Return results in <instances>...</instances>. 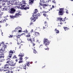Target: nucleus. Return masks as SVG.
Segmentation results:
<instances>
[{"label":"nucleus","mask_w":73,"mask_h":73,"mask_svg":"<svg viewBox=\"0 0 73 73\" xmlns=\"http://www.w3.org/2000/svg\"><path fill=\"white\" fill-rule=\"evenodd\" d=\"M13 61H12L11 62V61H7L6 62L7 64H5L4 67V69L3 70L4 71H5V72H6V73H9V71L8 69L7 70V68L9 69H11V66H15V65H16V63H14L13 62Z\"/></svg>","instance_id":"f257e3e1"},{"label":"nucleus","mask_w":73,"mask_h":73,"mask_svg":"<svg viewBox=\"0 0 73 73\" xmlns=\"http://www.w3.org/2000/svg\"><path fill=\"white\" fill-rule=\"evenodd\" d=\"M38 12L37 10L35 9L34 11L33 15V17H31V20L32 22H35L37 18V16L36 15V13Z\"/></svg>","instance_id":"f03ea898"},{"label":"nucleus","mask_w":73,"mask_h":73,"mask_svg":"<svg viewBox=\"0 0 73 73\" xmlns=\"http://www.w3.org/2000/svg\"><path fill=\"white\" fill-rule=\"evenodd\" d=\"M19 5H20L19 8L21 9H24L25 10H26L27 9H28L29 8V6H28L27 4H26V5H23L21 3H20L19 4Z\"/></svg>","instance_id":"7ed1b4c3"},{"label":"nucleus","mask_w":73,"mask_h":73,"mask_svg":"<svg viewBox=\"0 0 73 73\" xmlns=\"http://www.w3.org/2000/svg\"><path fill=\"white\" fill-rule=\"evenodd\" d=\"M19 15H21V11H17L15 16H13L10 15V17L11 19H13V18H15V17H18Z\"/></svg>","instance_id":"20e7f679"},{"label":"nucleus","mask_w":73,"mask_h":73,"mask_svg":"<svg viewBox=\"0 0 73 73\" xmlns=\"http://www.w3.org/2000/svg\"><path fill=\"white\" fill-rule=\"evenodd\" d=\"M13 53V52L12 50H11L9 52V55L8 56H7V59L9 61L11 60V57H12V54Z\"/></svg>","instance_id":"39448f33"},{"label":"nucleus","mask_w":73,"mask_h":73,"mask_svg":"<svg viewBox=\"0 0 73 73\" xmlns=\"http://www.w3.org/2000/svg\"><path fill=\"white\" fill-rule=\"evenodd\" d=\"M24 32H25V33H23L21 34V36H23V35H25V36L27 37H30V35L29 33H28V31L27 30H26L25 31H24Z\"/></svg>","instance_id":"423d86ee"},{"label":"nucleus","mask_w":73,"mask_h":73,"mask_svg":"<svg viewBox=\"0 0 73 73\" xmlns=\"http://www.w3.org/2000/svg\"><path fill=\"white\" fill-rule=\"evenodd\" d=\"M17 31H18L19 33L21 32H22V29L20 27H16L15 30H14V32H17Z\"/></svg>","instance_id":"0eeeda50"},{"label":"nucleus","mask_w":73,"mask_h":73,"mask_svg":"<svg viewBox=\"0 0 73 73\" xmlns=\"http://www.w3.org/2000/svg\"><path fill=\"white\" fill-rule=\"evenodd\" d=\"M4 53L0 51V58L1 60H4Z\"/></svg>","instance_id":"6e6552de"},{"label":"nucleus","mask_w":73,"mask_h":73,"mask_svg":"<svg viewBox=\"0 0 73 73\" xmlns=\"http://www.w3.org/2000/svg\"><path fill=\"white\" fill-rule=\"evenodd\" d=\"M64 8H61L60 9L58 13V14L59 15H62L64 13Z\"/></svg>","instance_id":"1a4fd4ad"},{"label":"nucleus","mask_w":73,"mask_h":73,"mask_svg":"<svg viewBox=\"0 0 73 73\" xmlns=\"http://www.w3.org/2000/svg\"><path fill=\"white\" fill-rule=\"evenodd\" d=\"M58 21H59V23H58V24H62V21H65V19H64L63 20H62V18H58Z\"/></svg>","instance_id":"9d476101"},{"label":"nucleus","mask_w":73,"mask_h":73,"mask_svg":"<svg viewBox=\"0 0 73 73\" xmlns=\"http://www.w3.org/2000/svg\"><path fill=\"white\" fill-rule=\"evenodd\" d=\"M44 44H45V46H48L49 44V41L47 39H45L44 41Z\"/></svg>","instance_id":"9b49d317"},{"label":"nucleus","mask_w":73,"mask_h":73,"mask_svg":"<svg viewBox=\"0 0 73 73\" xmlns=\"http://www.w3.org/2000/svg\"><path fill=\"white\" fill-rule=\"evenodd\" d=\"M42 3H46V0H40V2L39 3L40 5L42 6L43 5V4H42Z\"/></svg>","instance_id":"f8f14e48"},{"label":"nucleus","mask_w":73,"mask_h":73,"mask_svg":"<svg viewBox=\"0 0 73 73\" xmlns=\"http://www.w3.org/2000/svg\"><path fill=\"white\" fill-rule=\"evenodd\" d=\"M2 45V46H4L5 45H4V42H2L0 43V51H1L3 49V47L1 46V45Z\"/></svg>","instance_id":"ddd939ff"},{"label":"nucleus","mask_w":73,"mask_h":73,"mask_svg":"<svg viewBox=\"0 0 73 73\" xmlns=\"http://www.w3.org/2000/svg\"><path fill=\"white\" fill-rule=\"evenodd\" d=\"M28 41H31V43H33V42H35V38H27Z\"/></svg>","instance_id":"4468645a"},{"label":"nucleus","mask_w":73,"mask_h":73,"mask_svg":"<svg viewBox=\"0 0 73 73\" xmlns=\"http://www.w3.org/2000/svg\"><path fill=\"white\" fill-rule=\"evenodd\" d=\"M29 66V63H26L25 65H23L22 67H23V69H26V66Z\"/></svg>","instance_id":"2eb2a0df"},{"label":"nucleus","mask_w":73,"mask_h":73,"mask_svg":"<svg viewBox=\"0 0 73 73\" xmlns=\"http://www.w3.org/2000/svg\"><path fill=\"white\" fill-rule=\"evenodd\" d=\"M9 5L10 4H11V5H17V3L16 2L15 3H14L13 2V1H12L11 0L9 2V3H8Z\"/></svg>","instance_id":"dca6fc26"},{"label":"nucleus","mask_w":73,"mask_h":73,"mask_svg":"<svg viewBox=\"0 0 73 73\" xmlns=\"http://www.w3.org/2000/svg\"><path fill=\"white\" fill-rule=\"evenodd\" d=\"M20 36H21V35H17L16 36H14V40H16V41H17V38L20 39Z\"/></svg>","instance_id":"f3484780"},{"label":"nucleus","mask_w":73,"mask_h":73,"mask_svg":"<svg viewBox=\"0 0 73 73\" xmlns=\"http://www.w3.org/2000/svg\"><path fill=\"white\" fill-rule=\"evenodd\" d=\"M15 11H16V10L13 8H12L11 11H9V12L10 13H14L15 12Z\"/></svg>","instance_id":"a211bd4d"},{"label":"nucleus","mask_w":73,"mask_h":73,"mask_svg":"<svg viewBox=\"0 0 73 73\" xmlns=\"http://www.w3.org/2000/svg\"><path fill=\"white\" fill-rule=\"evenodd\" d=\"M45 25L43 27V29L46 28H47L48 27V25H47V22L46 21L44 22Z\"/></svg>","instance_id":"6ab92c4d"},{"label":"nucleus","mask_w":73,"mask_h":73,"mask_svg":"<svg viewBox=\"0 0 73 73\" xmlns=\"http://www.w3.org/2000/svg\"><path fill=\"white\" fill-rule=\"evenodd\" d=\"M34 35L35 36H38L40 35V33H39L35 32L34 34Z\"/></svg>","instance_id":"aec40b11"},{"label":"nucleus","mask_w":73,"mask_h":73,"mask_svg":"<svg viewBox=\"0 0 73 73\" xmlns=\"http://www.w3.org/2000/svg\"><path fill=\"white\" fill-rule=\"evenodd\" d=\"M35 0H29V4H33L34 2V1Z\"/></svg>","instance_id":"412c9836"},{"label":"nucleus","mask_w":73,"mask_h":73,"mask_svg":"<svg viewBox=\"0 0 73 73\" xmlns=\"http://www.w3.org/2000/svg\"><path fill=\"white\" fill-rule=\"evenodd\" d=\"M55 31L56 33L57 34H58V33H59V32H60L57 29H55Z\"/></svg>","instance_id":"4be33fe9"},{"label":"nucleus","mask_w":73,"mask_h":73,"mask_svg":"<svg viewBox=\"0 0 73 73\" xmlns=\"http://www.w3.org/2000/svg\"><path fill=\"white\" fill-rule=\"evenodd\" d=\"M19 57H23L24 56V54L23 53H20L19 54V55L18 56Z\"/></svg>","instance_id":"5701e85b"},{"label":"nucleus","mask_w":73,"mask_h":73,"mask_svg":"<svg viewBox=\"0 0 73 73\" xmlns=\"http://www.w3.org/2000/svg\"><path fill=\"white\" fill-rule=\"evenodd\" d=\"M42 6H43V8L45 9V7H47V6H48V5H46V4H43V5Z\"/></svg>","instance_id":"b1692460"},{"label":"nucleus","mask_w":73,"mask_h":73,"mask_svg":"<svg viewBox=\"0 0 73 73\" xmlns=\"http://www.w3.org/2000/svg\"><path fill=\"white\" fill-rule=\"evenodd\" d=\"M7 8V7H4V8H3V9L2 10L3 11H5L6 10Z\"/></svg>","instance_id":"393cba45"},{"label":"nucleus","mask_w":73,"mask_h":73,"mask_svg":"<svg viewBox=\"0 0 73 73\" xmlns=\"http://www.w3.org/2000/svg\"><path fill=\"white\" fill-rule=\"evenodd\" d=\"M36 42L37 43H39V44H40V43L41 42V41H40V40H39L38 39H37L36 41Z\"/></svg>","instance_id":"a878e982"},{"label":"nucleus","mask_w":73,"mask_h":73,"mask_svg":"<svg viewBox=\"0 0 73 73\" xmlns=\"http://www.w3.org/2000/svg\"><path fill=\"white\" fill-rule=\"evenodd\" d=\"M64 28L65 30V31H68V27H64Z\"/></svg>","instance_id":"bb28decb"},{"label":"nucleus","mask_w":73,"mask_h":73,"mask_svg":"<svg viewBox=\"0 0 73 73\" xmlns=\"http://www.w3.org/2000/svg\"><path fill=\"white\" fill-rule=\"evenodd\" d=\"M42 47V44H41L39 46V48L40 49H41Z\"/></svg>","instance_id":"cd10ccee"},{"label":"nucleus","mask_w":73,"mask_h":73,"mask_svg":"<svg viewBox=\"0 0 73 73\" xmlns=\"http://www.w3.org/2000/svg\"><path fill=\"white\" fill-rule=\"evenodd\" d=\"M18 44H20L21 42V40L20 39L19 40H18Z\"/></svg>","instance_id":"c85d7f7f"},{"label":"nucleus","mask_w":73,"mask_h":73,"mask_svg":"<svg viewBox=\"0 0 73 73\" xmlns=\"http://www.w3.org/2000/svg\"><path fill=\"white\" fill-rule=\"evenodd\" d=\"M52 3H54V4H56V2L55 1V0H53L52 1Z\"/></svg>","instance_id":"c756f323"},{"label":"nucleus","mask_w":73,"mask_h":73,"mask_svg":"<svg viewBox=\"0 0 73 73\" xmlns=\"http://www.w3.org/2000/svg\"><path fill=\"white\" fill-rule=\"evenodd\" d=\"M47 3H50L52 1L51 0H46Z\"/></svg>","instance_id":"7c9ffc66"},{"label":"nucleus","mask_w":73,"mask_h":73,"mask_svg":"<svg viewBox=\"0 0 73 73\" xmlns=\"http://www.w3.org/2000/svg\"><path fill=\"white\" fill-rule=\"evenodd\" d=\"M33 52H34V53H35V54L37 53V51L35 50H34Z\"/></svg>","instance_id":"2f4dec72"},{"label":"nucleus","mask_w":73,"mask_h":73,"mask_svg":"<svg viewBox=\"0 0 73 73\" xmlns=\"http://www.w3.org/2000/svg\"><path fill=\"white\" fill-rule=\"evenodd\" d=\"M25 0L22 1V3H23V4H25Z\"/></svg>","instance_id":"473e14b6"},{"label":"nucleus","mask_w":73,"mask_h":73,"mask_svg":"<svg viewBox=\"0 0 73 73\" xmlns=\"http://www.w3.org/2000/svg\"><path fill=\"white\" fill-rule=\"evenodd\" d=\"M43 16H44L45 17H46V16H47L46 15V14H45V13H44V14H43Z\"/></svg>","instance_id":"72a5a7b5"},{"label":"nucleus","mask_w":73,"mask_h":73,"mask_svg":"<svg viewBox=\"0 0 73 73\" xmlns=\"http://www.w3.org/2000/svg\"><path fill=\"white\" fill-rule=\"evenodd\" d=\"M17 58V57H16V56L15 55L13 57V58Z\"/></svg>","instance_id":"f704fd0d"},{"label":"nucleus","mask_w":73,"mask_h":73,"mask_svg":"<svg viewBox=\"0 0 73 73\" xmlns=\"http://www.w3.org/2000/svg\"><path fill=\"white\" fill-rule=\"evenodd\" d=\"M23 57H21L20 58V60H21V61H22V60H23Z\"/></svg>","instance_id":"c9c22d12"},{"label":"nucleus","mask_w":73,"mask_h":73,"mask_svg":"<svg viewBox=\"0 0 73 73\" xmlns=\"http://www.w3.org/2000/svg\"><path fill=\"white\" fill-rule=\"evenodd\" d=\"M54 6H53V5H52V8H50V10H52V8H54Z\"/></svg>","instance_id":"e433bc0d"},{"label":"nucleus","mask_w":73,"mask_h":73,"mask_svg":"<svg viewBox=\"0 0 73 73\" xmlns=\"http://www.w3.org/2000/svg\"><path fill=\"white\" fill-rule=\"evenodd\" d=\"M3 13H1L0 14V19L1 18V16L2 15H3Z\"/></svg>","instance_id":"4c0bfd02"},{"label":"nucleus","mask_w":73,"mask_h":73,"mask_svg":"<svg viewBox=\"0 0 73 73\" xmlns=\"http://www.w3.org/2000/svg\"><path fill=\"white\" fill-rule=\"evenodd\" d=\"M44 49H45V50H49V48L48 47L47 48H44Z\"/></svg>","instance_id":"58836bf2"},{"label":"nucleus","mask_w":73,"mask_h":73,"mask_svg":"<svg viewBox=\"0 0 73 73\" xmlns=\"http://www.w3.org/2000/svg\"><path fill=\"white\" fill-rule=\"evenodd\" d=\"M9 38H12V35H10V36H9Z\"/></svg>","instance_id":"ea45409f"},{"label":"nucleus","mask_w":73,"mask_h":73,"mask_svg":"<svg viewBox=\"0 0 73 73\" xmlns=\"http://www.w3.org/2000/svg\"><path fill=\"white\" fill-rule=\"evenodd\" d=\"M36 45V44L33 42V46H35Z\"/></svg>","instance_id":"a19ab883"},{"label":"nucleus","mask_w":73,"mask_h":73,"mask_svg":"<svg viewBox=\"0 0 73 73\" xmlns=\"http://www.w3.org/2000/svg\"><path fill=\"white\" fill-rule=\"evenodd\" d=\"M19 60V59H16L15 60V61H16V62H17V61H18V60Z\"/></svg>","instance_id":"79ce46f5"},{"label":"nucleus","mask_w":73,"mask_h":73,"mask_svg":"<svg viewBox=\"0 0 73 73\" xmlns=\"http://www.w3.org/2000/svg\"><path fill=\"white\" fill-rule=\"evenodd\" d=\"M31 33H32V32H33V29H32L30 31Z\"/></svg>","instance_id":"37998d69"},{"label":"nucleus","mask_w":73,"mask_h":73,"mask_svg":"<svg viewBox=\"0 0 73 73\" xmlns=\"http://www.w3.org/2000/svg\"><path fill=\"white\" fill-rule=\"evenodd\" d=\"M66 13L67 14H69V13L68 12V11H66Z\"/></svg>","instance_id":"c03bdc74"},{"label":"nucleus","mask_w":73,"mask_h":73,"mask_svg":"<svg viewBox=\"0 0 73 73\" xmlns=\"http://www.w3.org/2000/svg\"><path fill=\"white\" fill-rule=\"evenodd\" d=\"M46 12H46L45 11H42V13H46Z\"/></svg>","instance_id":"a18cd8bd"},{"label":"nucleus","mask_w":73,"mask_h":73,"mask_svg":"<svg viewBox=\"0 0 73 73\" xmlns=\"http://www.w3.org/2000/svg\"><path fill=\"white\" fill-rule=\"evenodd\" d=\"M22 61H20H20L19 62V63H21V62H22Z\"/></svg>","instance_id":"49530a36"},{"label":"nucleus","mask_w":73,"mask_h":73,"mask_svg":"<svg viewBox=\"0 0 73 73\" xmlns=\"http://www.w3.org/2000/svg\"><path fill=\"white\" fill-rule=\"evenodd\" d=\"M37 15L38 16H40V13H38Z\"/></svg>","instance_id":"de8ad7c7"},{"label":"nucleus","mask_w":73,"mask_h":73,"mask_svg":"<svg viewBox=\"0 0 73 73\" xmlns=\"http://www.w3.org/2000/svg\"><path fill=\"white\" fill-rule=\"evenodd\" d=\"M5 22H6V21H5V20H4V21H3V23H5Z\"/></svg>","instance_id":"09e8293b"},{"label":"nucleus","mask_w":73,"mask_h":73,"mask_svg":"<svg viewBox=\"0 0 73 73\" xmlns=\"http://www.w3.org/2000/svg\"><path fill=\"white\" fill-rule=\"evenodd\" d=\"M2 62V61L0 59V63L1 62Z\"/></svg>","instance_id":"8fccbe9b"},{"label":"nucleus","mask_w":73,"mask_h":73,"mask_svg":"<svg viewBox=\"0 0 73 73\" xmlns=\"http://www.w3.org/2000/svg\"><path fill=\"white\" fill-rule=\"evenodd\" d=\"M40 9H41H41H42L41 7H40Z\"/></svg>","instance_id":"3c124183"},{"label":"nucleus","mask_w":73,"mask_h":73,"mask_svg":"<svg viewBox=\"0 0 73 73\" xmlns=\"http://www.w3.org/2000/svg\"><path fill=\"white\" fill-rule=\"evenodd\" d=\"M58 27H61V25H59L58 26Z\"/></svg>","instance_id":"603ef678"},{"label":"nucleus","mask_w":73,"mask_h":73,"mask_svg":"<svg viewBox=\"0 0 73 73\" xmlns=\"http://www.w3.org/2000/svg\"><path fill=\"white\" fill-rule=\"evenodd\" d=\"M1 8V6L0 5V9Z\"/></svg>","instance_id":"864d4df0"},{"label":"nucleus","mask_w":73,"mask_h":73,"mask_svg":"<svg viewBox=\"0 0 73 73\" xmlns=\"http://www.w3.org/2000/svg\"><path fill=\"white\" fill-rule=\"evenodd\" d=\"M1 65V63H0V66Z\"/></svg>","instance_id":"5fc2aeb1"},{"label":"nucleus","mask_w":73,"mask_h":73,"mask_svg":"<svg viewBox=\"0 0 73 73\" xmlns=\"http://www.w3.org/2000/svg\"><path fill=\"white\" fill-rule=\"evenodd\" d=\"M36 62H37V61H36V62H35V63H36Z\"/></svg>","instance_id":"6e6d98bb"},{"label":"nucleus","mask_w":73,"mask_h":73,"mask_svg":"<svg viewBox=\"0 0 73 73\" xmlns=\"http://www.w3.org/2000/svg\"><path fill=\"white\" fill-rule=\"evenodd\" d=\"M66 17H65V19H66Z\"/></svg>","instance_id":"4d7b16f0"},{"label":"nucleus","mask_w":73,"mask_h":73,"mask_svg":"<svg viewBox=\"0 0 73 73\" xmlns=\"http://www.w3.org/2000/svg\"><path fill=\"white\" fill-rule=\"evenodd\" d=\"M11 73H13V72L11 71Z\"/></svg>","instance_id":"13d9d810"},{"label":"nucleus","mask_w":73,"mask_h":73,"mask_svg":"<svg viewBox=\"0 0 73 73\" xmlns=\"http://www.w3.org/2000/svg\"><path fill=\"white\" fill-rule=\"evenodd\" d=\"M10 44H12V42H11L10 43Z\"/></svg>","instance_id":"bf43d9fd"},{"label":"nucleus","mask_w":73,"mask_h":73,"mask_svg":"<svg viewBox=\"0 0 73 73\" xmlns=\"http://www.w3.org/2000/svg\"><path fill=\"white\" fill-rule=\"evenodd\" d=\"M1 71V69L0 68V71Z\"/></svg>","instance_id":"052dcab7"},{"label":"nucleus","mask_w":73,"mask_h":73,"mask_svg":"<svg viewBox=\"0 0 73 73\" xmlns=\"http://www.w3.org/2000/svg\"><path fill=\"white\" fill-rule=\"evenodd\" d=\"M1 4V3H0V4Z\"/></svg>","instance_id":"680f3d73"},{"label":"nucleus","mask_w":73,"mask_h":73,"mask_svg":"<svg viewBox=\"0 0 73 73\" xmlns=\"http://www.w3.org/2000/svg\"><path fill=\"white\" fill-rule=\"evenodd\" d=\"M1 27V25H0V28Z\"/></svg>","instance_id":"e2e57ef3"},{"label":"nucleus","mask_w":73,"mask_h":73,"mask_svg":"<svg viewBox=\"0 0 73 73\" xmlns=\"http://www.w3.org/2000/svg\"><path fill=\"white\" fill-rule=\"evenodd\" d=\"M0 23H1V21H0Z\"/></svg>","instance_id":"0e129e2a"},{"label":"nucleus","mask_w":73,"mask_h":73,"mask_svg":"<svg viewBox=\"0 0 73 73\" xmlns=\"http://www.w3.org/2000/svg\"><path fill=\"white\" fill-rule=\"evenodd\" d=\"M19 48H20V47H19Z\"/></svg>","instance_id":"69168bd1"},{"label":"nucleus","mask_w":73,"mask_h":73,"mask_svg":"<svg viewBox=\"0 0 73 73\" xmlns=\"http://www.w3.org/2000/svg\"><path fill=\"white\" fill-rule=\"evenodd\" d=\"M49 11H50V9H49Z\"/></svg>","instance_id":"338daca9"},{"label":"nucleus","mask_w":73,"mask_h":73,"mask_svg":"<svg viewBox=\"0 0 73 73\" xmlns=\"http://www.w3.org/2000/svg\"><path fill=\"white\" fill-rule=\"evenodd\" d=\"M72 27H73V26H72Z\"/></svg>","instance_id":"774afa93"}]
</instances>
